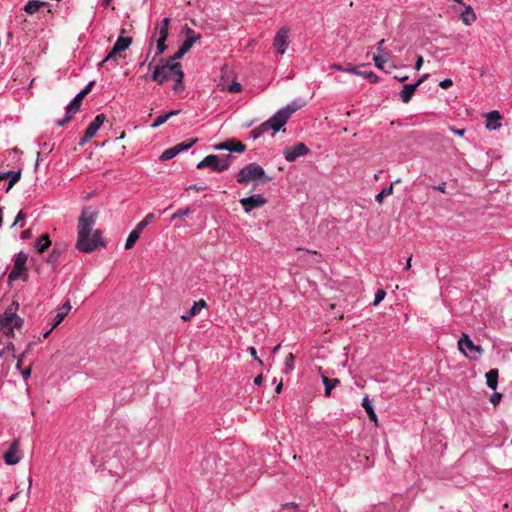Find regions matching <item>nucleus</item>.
Returning <instances> with one entry per match:
<instances>
[{
	"label": "nucleus",
	"instance_id": "nucleus-55",
	"mask_svg": "<svg viewBox=\"0 0 512 512\" xmlns=\"http://www.w3.org/2000/svg\"><path fill=\"white\" fill-rule=\"evenodd\" d=\"M298 508V504L295 503V502H289V503H285V504H282L281 505V509L284 510V509H297Z\"/></svg>",
	"mask_w": 512,
	"mask_h": 512
},
{
	"label": "nucleus",
	"instance_id": "nucleus-59",
	"mask_svg": "<svg viewBox=\"0 0 512 512\" xmlns=\"http://www.w3.org/2000/svg\"><path fill=\"white\" fill-rule=\"evenodd\" d=\"M423 62H424V59L421 55H418L417 56V60H416V63H415V69L418 71L421 69L422 65H423Z\"/></svg>",
	"mask_w": 512,
	"mask_h": 512
},
{
	"label": "nucleus",
	"instance_id": "nucleus-57",
	"mask_svg": "<svg viewBox=\"0 0 512 512\" xmlns=\"http://www.w3.org/2000/svg\"><path fill=\"white\" fill-rule=\"evenodd\" d=\"M186 52L180 47L179 50L172 56V60H178L182 58Z\"/></svg>",
	"mask_w": 512,
	"mask_h": 512
},
{
	"label": "nucleus",
	"instance_id": "nucleus-1",
	"mask_svg": "<svg viewBox=\"0 0 512 512\" xmlns=\"http://www.w3.org/2000/svg\"><path fill=\"white\" fill-rule=\"evenodd\" d=\"M98 214L99 211L91 206H85L81 211L78 218L76 241V248L81 252L91 253L105 245L101 231L98 229L92 230L98 218Z\"/></svg>",
	"mask_w": 512,
	"mask_h": 512
},
{
	"label": "nucleus",
	"instance_id": "nucleus-56",
	"mask_svg": "<svg viewBox=\"0 0 512 512\" xmlns=\"http://www.w3.org/2000/svg\"><path fill=\"white\" fill-rule=\"evenodd\" d=\"M248 351H249L250 355L259 362V364H261V365L263 364L262 360L260 358H258L257 351L254 347H249Z\"/></svg>",
	"mask_w": 512,
	"mask_h": 512
},
{
	"label": "nucleus",
	"instance_id": "nucleus-10",
	"mask_svg": "<svg viewBox=\"0 0 512 512\" xmlns=\"http://www.w3.org/2000/svg\"><path fill=\"white\" fill-rule=\"evenodd\" d=\"M288 35L289 29L287 27H282L274 37L273 46L280 54H284L288 47Z\"/></svg>",
	"mask_w": 512,
	"mask_h": 512
},
{
	"label": "nucleus",
	"instance_id": "nucleus-4",
	"mask_svg": "<svg viewBox=\"0 0 512 512\" xmlns=\"http://www.w3.org/2000/svg\"><path fill=\"white\" fill-rule=\"evenodd\" d=\"M458 348L466 357L474 360L484 353V349L479 345H475L465 333L462 334V337L458 341Z\"/></svg>",
	"mask_w": 512,
	"mask_h": 512
},
{
	"label": "nucleus",
	"instance_id": "nucleus-35",
	"mask_svg": "<svg viewBox=\"0 0 512 512\" xmlns=\"http://www.w3.org/2000/svg\"><path fill=\"white\" fill-rule=\"evenodd\" d=\"M169 18H164L161 23V27L159 29V38L160 39H167L168 37V29H169Z\"/></svg>",
	"mask_w": 512,
	"mask_h": 512
},
{
	"label": "nucleus",
	"instance_id": "nucleus-5",
	"mask_svg": "<svg viewBox=\"0 0 512 512\" xmlns=\"http://www.w3.org/2000/svg\"><path fill=\"white\" fill-rule=\"evenodd\" d=\"M132 43L131 37H123L119 36L116 40L113 48L108 53V55L102 60V62L99 64L100 66H103L105 63H109L111 61H117L118 58H121V52H124L129 48V46Z\"/></svg>",
	"mask_w": 512,
	"mask_h": 512
},
{
	"label": "nucleus",
	"instance_id": "nucleus-45",
	"mask_svg": "<svg viewBox=\"0 0 512 512\" xmlns=\"http://www.w3.org/2000/svg\"><path fill=\"white\" fill-rule=\"evenodd\" d=\"M190 213H191L190 208L181 209V210H178L177 212H175V213L172 215V219H176V218L184 217V216L189 215Z\"/></svg>",
	"mask_w": 512,
	"mask_h": 512
},
{
	"label": "nucleus",
	"instance_id": "nucleus-14",
	"mask_svg": "<svg viewBox=\"0 0 512 512\" xmlns=\"http://www.w3.org/2000/svg\"><path fill=\"white\" fill-rule=\"evenodd\" d=\"M19 440L15 439L7 452L4 453L3 457L5 463L8 465H15L20 461V458L17 456L19 450Z\"/></svg>",
	"mask_w": 512,
	"mask_h": 512
},
{
	"label": "nucleus",
	"instance_id": "nucleus-50",
	"mask_svg": "<svg viewBox=\"0 0 512 512\" xmlns=\"http://www.w3.org/2000/svg\"><path fill=\"white\" fill-rule=\"evenodd\" d=\"M501 398H502V394H501V393H497V392H495V393H493V394L491 395V397H490V402H491L494 406H496V405L500 402Z\"/></svg>",
	"mask_w": 512,
	"mask_h": 512
},
{
	"label": "nucleus",
	"instance_id": "nucleus-54",
	"mask_svg": "<svg viewBox=\"0 0 512 512\" xmlns=\"http://www.w3.org/2000/svg\"><path fill=\"white\" fill-rule=\"evenodd\" d=\"M14 350H15V347H14L13 343L9 342L8 345L0 351V356L2 357L6 352H9V351L14 352Z\"/></svg>",
	"mask_w": 512,
	"mask_h": 512
},
{
	"label": "nucleus",
	"instance_id": "nucleus-27",
	"mask_svg": "<svg viewBox=\"0 0 512 512\" xmlns=\"http://www.w3.org/2000/svg\"><path fill=\"white\" fill-rule=\"evenodd\" d=\"M48 3L46 2H41V1H37V0H31L29 1L25 7H24V10L25 12H27L28 14H34L36 13L41 7H45L47 6Z\"/></svg>",
	"mask_w": 512,
	"mask_h": 512
},
{
	"label": "nucleus",
	"instance_id": "nucleus-13",
	"mask_svg": "<svg viewBox=\"0 0 512 512\" xmlns=\"http://www.w3.org/2000/svg\"><path fill=\"white\" fill-rule=\"evenodd\" d=\"M301 106L296 103H291L287 105L285 108L280 109L275 114V120H278V125H285L290 118V116L296 112Z\"/></svg>",
	"mask_w": 512,
	"mask_h": 512
},
{
	"label": "nucleus",
	"instance_id": "nucleus-24",
	"mask_svg": "<svg viewBox=\"0 0 512 512\" xmlns=\"http://www.w3.org/2000/svg\"><path fill=\"white\" fill-rule=\"evenodd\" d=\"M461 20L465 25H471L473 22H475L476 14L473 11L471 6L465 5V9H464L463 13L461 14Z\"/></svg>",
	"mask_w": 512,
	"mask_h": 512
},
{
	"label": "nucleus",
	"instance_id": "nucleus-21",
	"mask_svg": "<svg viewBox=\"0 0 512 512\" xmlns=\"http://www.w3.org/2000/svg\"><path fill=\"white\" fill-rule=\"evenodd\" d=\"M362 406L365 409L369 419L377 426L378 418H377V415L373 409V406H372L368 396L363 398Z\"/></svg>",
	"mask_w": 512,
	"mask_h": 512
},
{
	"label": "nucleus",
	"instance_id": "nucleus-2",
	"mask_svg": "<svg viewBox=\"0 0 512 512\" xmlns=\"http://www.w3.org/2000/svg\"><path fill=\"white\" fill-rule=\"evenodd\" d=\"M237 182L243 185H247L252 181L265 184L272 180V177L267 176L264 169L256 164L250 163L244 166L237 174Z\"/></svg>",
	"mask_w": 512,
	"mask_h": 512
},
{
	"label": "nucleus",
	"instance_id": "nucleus-34",
	"mask_svg": "<svg viewBox=\"0 0 512 512\" xmlns=\"http://www.w3.org/2000/svg\"><path fill=\"white\" fill-rule=\"evenodd\" d=\"M8 173H10V176L8 177V178H10V181L8 183V187L6 189V192L10 191V189L20 180V178H21V169H19L16 172L9 171Z\"/></svg>",
	"mask_w": 512,
	"mask_h": 512
},
{
	"label": "nucleus",
	"instance_id": "nucleus-31",
	"mask_svg": "<svg viewBox=\"0 0 512 512\" xmlns=\"http://www.w3.org/2000/svg\"><path fill=\"white\" fill-rule=\"evenodd\" d=\"M139 237H140V232L134 228L130 232V234L126 240L125 249H131L134 246V244L136 243V241L139 239Z\"/></svg>",
	"mask_w": 512,
	"mask_h": 512
},
{
	"label": "nucleus",
	"instance_id": "nucleus-47",
	"mask_svg": "<svg viewBox=\"0 0 512 512\" xmlns=\"http://www.w3.org/2000/svg\"><path fill=\"white\" fill-rule=\"evenodd\" d=\"M59 255L60 253L56 249H53L52 253L49 255L48 262L55 265L58 261Z\"/></svg>",
	"mask_w": 512,
	"mask_h": 512
},
{
	"label": "nucleus",
	"instance_id": "nucleus-51",
	"mask_svg": "<svg viewBox=\"0 0 512 512\" xmlns=\"http://www.w3.org/2000/svg\"><path fill=\"white\" fill-rule=\"evenodd\" d=\"M23 322L24 320L20 317V316H16L14 317L13 321H12V326L14 328H21V326L23 325Z\"/></svg>",
	"mask_w": 512,
	"mask_h": 512
},
{
	"label": "nucleus",
	"instance_id": "nucleus-17",
	"mask_svg": "<svg viewBox=\"0 0 512 512\" xmlns=\"http://www.w3.org/2000/svg\"><path fill=\"white\" fill-rule=\"evenodd\" d=\"M71 308L72 307L70 302L66 301L61 307L57 309L52 329H55L64 320V318L67 316Z\"/></svg>",
	"mask_w": 512,
	"mask_h": 512
},
{
	"label": "nucleus",
	"instance_id": "nucleus-19",
	"mask_svg": "<svg viewBox=\"0 0 512 512\" xmlns=\"http://www.w3.org/2000/svg\"><path fill=\"white\" fill-rule=\"evenodd\" d=\"M417 89V84H406L400 93V99L403 103H409Z\"/></svg>",
	"mask_w": 512,
	"mask_h": 512
},
{
	"label": "nucleus",
	"instance_id": "nucleus-32",
	"mask_svg": "<svg viewBox=\"0 0 512 512\" xmlns=\"http://www.w3.org/2000/svg\"><path fill=\"white\" fill-rule=\"evenodd\" d=\"M197 141H198L197 138H191L189 140L183 141V142L175 145V148H176L177 152L180 153L184 150L191 148L194 144L197 143Z\"/></svg>",
	"mask_w": 512,
	"mask_h": 512
},
{
	"label": "nucleus",
	"instance_id": "nucleus-63",
	"mask_svg": "<svg viewBox=\"0 0 512 512\" xmlns=\"http://www.w3.org/2000/svg\"><path fill=\"white\" fill-rule=\"evenodd\" d=\"M394 79L398 80L399 82H405L408 79L407 75H395Z\"/></svg>",
	"mask_w": 512,
	"mask_h": 512
},
{
	"label": "nucleus",
	"instance_id": "nucleus-39",
	"mask_svg": "<svg viewBox=\"0 0 512 512\" xmlns=\"http://www.w3.org/2000/svg\"><path fill=\"white\" fill-rule=\"evenodd\" d=\"M373 61L378 69L385 70V64L387 61L382 55H375L373 57Z\"/></svg>",
	"mask_w": 512,
	"mask_h": 512
},
{
	"label": "nucleus",
	"instance_id": "nucleus-40",
	"mask_svg": "<svg viewBox=\"0 0 512 512\" xmlns=\"http://www.w3.org/2000/svg\"><path fill=\"white\" fill-rule=\"evenodd\" d=\"M196 41L192 37L186 38L180 47L187 53Z\"/></svg>",
	"mask_w": 512,
	"mask_h": 512
},
{
	"label": "nucleus",
	"instance_id": "nucleus-9",
	"mask_svg": "<svg viewBox=\"0 0 512 512\" xmlns=\"http://www.w3.org/2000/svg\"><path fill=\"white\" fill-rule=\"evenodd\" d=\"M240 204L246 213H250L255 208H260L267 203V200L260 194H254L240 199Z\"/></svg>",
	"mask_w": 512,
	"mask_h": 512
},
{
	"label": "nucleus",
	"instance_id": "nucleus-18",
	"mask_svg": "<svg viewBox=\"0 0 512 512\" xmlns=\"http://www.w3.org/2000/svg\"><path fill=\"white\" fill-rule=\"evenodd\" d=\"M501 119V115L498 111H491L487 114L486 117V127L489 130H496L500 127L499 120Z\"/></svg>",
	"mask_w": 512,
	"mask_h": 512
},
{
	"label": "nucleus",
	"instance_id": "nucleus-28",
	"mask_svg": "<svg viewBox=\"0 0 512 512\" xmlns=\"http://www.w3.org/2000/svg\"><path fill=\"white\" fill-rule=\"evenodd\" d=\"M16 316L17 313L6 309L5 312L0 316V327H5L12 324V321Z\"/></svg>",
	"mask_w": 512,
	"mask_h": 512
},
{
	"label": "nucleus",
	"instance_id": "nucleus-33",
	"mask_svg": "<svg viewBox=\"0 0 512 512\" xmlns=\"http://www.w3.org/2000/svg\"><path fill=\"white\" fill-rule=\"evenodd\" d=\"M393 188H394V183H392L388 187L383 188L382 191L376 195V197H375L376 201L379 204H381L385 197L390 196L393 193Z\"/></svg>",
	"mask_w": 512,
	"mask_h": 512
},
{
	"label": "nucleus",
	"instance_id": "nucleus-61",
	"mask_svg": "<svg viewBox=\"0 0 512 512\" xmlns=\"http://www.w3.org/2000/svg\"><path fill=\"white\" fill-rule=\"evenodd\" d=\"M187 189H192V190H195L196 192H199L201 190H205L206 186L191 185Z\"/></svg>",
	"mask_w": 512,
	"mask_h": 512
},
{
	"label": "nucleus",
	"instance_id": "nucleus-29",
	"mask_svg": "<svg viewBox=\"0 0 512 512\" xmlns=\"http://www.w3.org/2000/svg\"><path fill=\"white\" fill-rule=\"evenodd\" d=\"M163 70L165 71V65H156L152 74V80L158 82L159 84H163L166 81V77L162 76Z\"/></svg>",
	"mask_w": 512,
	"mask_h": 512
},
{
	"label": "nucleus",
	"instance_id": "nucleus-38",
	"mask_svg": "<svg viewBox=\"0 0 512 512\" xmlns=\"http://www.w3.org/2000/svg\"><path fill=\"white\" fill-rule=\"evenodd\" d=\"M294 360H295V356H294L293 353H289L286 356V358H285V368H286V372L287 373L294 369Z\"/></svg>",
	"mask_w": 512,
	"mask_h": 512
},
{
	"label": "nucleus",
	"instance_id": "nucleus-42",
	"mask_svg": "<svg viewBox=\"0 0 512 512\" xmlns=\"http://www.w3.org/2000/svg\"><path fill=\"white\" fill-rule=\"evenodd\" d=\"M167 120H168V116H166V114L160 115L152 123L151 127L152 128H157L160 125L164 124Z\"/></svg>",
	"mask_w": 512,
	"mask_h": 512
},
{
	"label": "nucleus",
	"instance_id": "nucleus-12",
	"mask_svg": "<svg viewBox=\"0 0 512 512\" xmlns=\"http://www.w3.org/2000/svg\"><path fill=\"white\" fill-rule=\"evenodd\" d=\"M214 149L217 151L228 150L230 152L242 153L246 150V145H244L241 141H239L235 138H232V139H228L225 142L215 145Z\"/></svg>",
	"mask_w": 512,
	"mask_h": 512
},
{
	"label": "nucleus",
	"instance_id": "nucleus-46",
	"mask_svg": "<svg viewBox=\"0 0 512 512\" xmlns=\"http://www.w3.org/2000/svg\"><path fill=\"white\" fill-rule=\"evenodd\" d=\"M165 42H166V39L158 38V40H157V54H162L165 51V49L167 48Z\"/></svg>",
	"mask_w": 512,
	"mask_h": 512
},
{
	"label": "nucleus",
	"instance_id": "nucleus-37",
	"mask_svg": "<svg viewBox=\"0 0 512 512\" xmlns=\"http://www.w3.org/2000/svg\"><path fill=\"white\" fill-rule=\"evenodd\" d=\"M154 218V214L153 213H149L145 216V218L143 220H141L135 227V229H137V231H139L141 233V231L146 227L148 226L152 219Z\"/></svg>",
	"mask_w": 512,
	"mask_h": 512
},
{
	"label": "nucleus",
	"instance_id": "nucleus-60",
	"mask_svg": "<svg viewBox=\"0 0 512 512\" xmlns=\"http://www.w3.org/2000/svg\"><path fill=\"white\" fill-rule=\"evenodd\" d=\"M450 130L458 136H463L465 133V129H456L454 127H450Z\"/></svg>",
	"mask_w": 512,
	"mask_h": 512
},
{
	"label": "nucleus",
	"instance_id": "nucleus-53",
	"mask_svg": "<svg viewBox=\"0 0 512 512\" xmlns=\"http://www.w3.org/2000/svg\"><path fill=\"white\" fill-rule=\"evenodd\" d=\"M453 85V82L451 79H444L440 81L439 86L443 89H447Z\"/></svg>",
	"mask_w": 512,
	"mask_h": 512
},
{
	"label": "nucleus",
	"instance_id": "nucleus-8",
	"mask_svg": "<svg viewBox=\"0 0 512 512\" xmlns=\"http://www.w3.org/2000/svg\"><path fill=\"white\" fill-rule=\"evenodd\" d=\"M105 119L106 117L104 114H98L88 125L83 137L80 139L79 144L84 145L86 142L92 139L96 135L101 125L104 123Z\"/></svg>",
	"mask_w": 512,
	"mask_h": 512
},
{
	"label": "nucleus",
	"instance_id": "nucleus-22",
	"mask_svg": "<svg viewBox=\"0 0 512 512\" xmlns=\"http://www.w3.org/2000/svg\"><path fill=\"white\" fill-rule=\"evenodd\" d=\"M498 376H499L498 369H491L486 373V375H485L486 384L490 389L495 390L497 388Z\"/></svg>",
	"mask_w": 512,
	"mask_h": 512
},
{
	"label": "nucleus",
	"instance_id": "nucleus-3",
	"mask_svg": "<svg viewBox=\"0 0 512 512\" xmlns=\"http://www.w3.org/2000/svg\"><path fill=\"white\" fill-rule=\"evenodd\" d=\"M93 86H94V81L89 82L88 85L81 92H79L74 97V99L69 103V105L66 108V117L57 122V125L59 127L68 123L71 120L72 115H74L75 113H77L80 110L82 100L92 90Z\"/></svg>",
	"mask_w": 512,
	"mask_h": 512
},
{
	"label": "nucleus",
	"instance_id": "nucleus-52",
	"mask_svg": "<svg viewBox=\"0 0 512 512\" xmlns=\"http://www.w3.org/2000/svg\"><path fill=\"white\" fill-rule=\"evenodd\" d=\"M26 215L23 211H19L12 226H15L25 219Z\"/></svg>",
	"mask_w": 512,
	"mask_h": 512
},
{
	"label": "nucleus",
	"instance_id": "nucleus-49",
	"mask_svg": "<svg viewBox=\"0 0 512 512\" xmlns=\"http://www.w3.org/2000/svg\"><path fill=\"white\" fill-rule=\"evenodd\" d=\"M2 330H3V333L7 336V337H14L15 333H14V327L12 326V324L8 325V326H5V327H0Z\"/></svg>",
	"mask_w": 512,
	"mask_h": 512
},
{
	"label": "nucleus",
	"instance_id": "nucleus-44",
	"mask_svg": "<svg viewBox=\"0 0 512 512\" xmlns=\"http://www.w3.org/2000/svg\"><path fill=\"white\" fill-rule=\"evenodd\" d=\"M242 89V86L239 82H232L228 87H227V91L228 92H231V93H238L240 92Z\"/></svg>",
	"mask_w": 512,
	"mask_h": 512
},
{
	"label": "nucleus",
	"instance_id": "nucleus-16",
	"mask_svg": "<svg viewBox=\"0 0 512 512\" xmlns=\"http://www.w3.org/2000/svg\"><path fill=\"white\" fill-rule=\"evenodd\" d=\"M205 306L206 302L203 299L194 302L190 310L181 316V319L184 322H189L194 316L198 315Z\"/></svg>",
	"mask_w": 512,
	"mask_h": 512
},
{
	"label": "nucleus",
	"instance_id": "nucleus-26",
	"mask_svg": "<svg viewBox=\"0 0 512 512\" xmlns=\"http://www.w3.org/2000/svg\"><path fill=\"white\" fill-rule=\"evenodd\" d=\"M51 245V241L48 234H43L36 240V249L39 253L46 251Z\"/></svg>",
	"mask_w": 512,
	"mask_h": 512
},
{
	"label": "nucleus",
	"instance_id": "nucleus-30",
	"mask_svg": "<svg viewBox=\"0 0 512 512\" xmlns=\"http://www.w3.org/2000/svg\"><path fill=\"white\" fill-rule=\"evenodd\" d=\"M232 159H233V157L229 154L219 157V164H218V167H216L217 172H223V171L229 169V167L231 166Z\"/></svg>",
	"mask_w": 512,
	"mask_h": 512
},
{
	"label": "nucleus",
	"instance_id": "nucleus-41",
	"mask_svg": "<svg viewBox=\"0 0 512 512\" xmlns=\"http://www.w3.org/2000/svg\"><path fill=\"white\" fill-rule=\"evenodd\" d=\"M184 30H185V33H186V38H194L195 40H199L200 39V34H197L192 28H190L188 25H185L184 27Z\"/></svg>",
	"mask_w": 512,
	"mask_h": 512
},
{
	"label": "nucleus",
	"instance_id": "nucleus-7",
	"mask_svg": "<svg viewBox=\"0 0 512 512\" xmlns=\"http://www.w3.org/2000/svg\"><path fill=\"white\" fill-rule=\"evenodd\" d=\"M308 153L309 148L302 142H299L294 146L286 147L283 151L284 158L288 162H294L300 156H304Z\"/></svg>",
	"mask_w": 512,
	"mask_h": 512
},
{
	"label": "nucleus",
	"instance_id": "nucleus-64",
	"mask_svg": "<svg viewBox=\"0 0 512 512\" xmlns=\"http://www.w3.org/2000/svg\"><path fill=\"white\" fill-rule=\"evenodd\" d=\"M428 77H429L428 74H424L423 76H421L418 79V81L415 83V84H417V87H419Z\"/></svg>",
	"mask_w": 512,
	"mask_h": 512
},
{
	"label": "nucleus",
	"instance_id": "nucleus-23",
	"mask_svg": "<svg viewBox=\"0 0 512 512\" xmlns=\"http://www.w3.org/2000/svg\"><path fill=\"white\" fill-rule=\"evenodd\" d=\"M321 378L323 384L325 385V396L330 397L332 389L340 383V380L337 378L330 379L324 374H321Z\"/></svg>",
	"mask_w": 512,
	"mask_h": 512
},
{
	"label": "nucleus",
	"instance_id": "nucleus-58",
	"mask_svg": "<svg viewBox=\"0 0 512 512\" xmlns=\"http://www.w3.org/2000/svg\"><path fill=\"white\" fill-rule=\"evenodd\" d=\"M7 309H9L12 312L17 313V311L19 309V303L16 300H13L12 303L9 305V307H7Z\"/></svg>",
	"mask_w": 512,
	"mask_h": 512
},
{
	"label": "nucleus",
	"instance_id": "nucleus-25",
	"mask_svg": "<svg viewBox=\"0 0 512 512\" xmlns=\"http://www.w3.org/2000/svg\"><path fill=\"white\" fill-rule=\"evenodd\" d=\"M165 69L167 70H170L171 72V75L172 77H179V78H184V72L182 70V66L180 63H169V62H166L165 64Z\"/></svg>",
	"mask_w": 512,
	"mask_h": 512
},
{
	"label": "nucleus",
	"instance_id": "nucleus-11",
	"mask_svg": "<svg viewBox=\"0 0 512 512\" xmlns=\"http://www.w3.org/2000/svg\"><path fill=\"white\" fill-rule=\"evenodd\" d=\"M277 121L278 120H275V115H274L269 120H267L264 123H262L259 127H257L254 130H252L250 132L252 137L256 139L260 135H262L263 133L268 132L270 129H273L275 132L279 131L281 129V127H283L284 125H280L279 124V126H278V122Z\"/></svg>",
	"mask_w": 512,
	"mask_h": 512
},
{
	"label": "nucleus",
	"instance_id": "nucleus-6",
	"mask_svg": "<svg viewBox=\"0 0 512 512\" xmlns=\"http://www.w3.org/2000/svg\"><path fill=\"white\" fill-rule=\"evenodd\" d=\"M27 259H28V256L24 252H19L16 255V258L14 261V267L8 276L9 281L17 280L26 271Z\"/></svg>",
	"mask_w": 512,
	"mask_h": 512
},
{
	"label": "nucleus",
	"instance_id": "nucleus-48",
	"mask_svg": "<svg viewBox=\"0 0 512 512\" xmlns=\"http://www.w3.org/2000/svg\"><path fill=\"white\" fill-rule=\"evenodd\" d=\"M184 89V84H183V78H175V85L173 87V90L175 92H180Z\"/></svg>",
	"mask_w": 512,
	"mask_h": 512
},
{
	"label": "nucleus",
	"instance_id": "nucleus-36",
	"mask_svg": "<svg viewBox=\"0 0 512 512\" xmlns=\"http://www.w3.org/2000/svg\"><path fill=\"white\" fill-rule=\"evenodd\" d=\"M178 154L175 146L169 148V149H166L159 157V159L161 161H167V160H170L172 158H174L176 155Z\"/></svg>",
	"mask_w": 512,
	"mask_h": 512
},
{
	"label": "nucleus",
	"instance_id": "nucleus-15",
	"mask_svg": "<svg viewBox=\"0 0 512 512\" xmlns=\"http://www.w3.org/2000/svg\"><path fill=\"white\" fill-rule=\"evenodd\" d=\"M219 164V156L210 154L207 155L203 160H201L197 164V169H203V168H210L211 170L217 172L216 167H218Z\"/></svg>",
	"mask_w": 512,
	"mask_h": 512
},
{
	"label": "nucleus",
	"instance_id": "nucleus-20",
	"mask_svg": "<svg viewBox=\"0 0 512 512\" xmlns=\"http://www.w3.org/2000/svg\"><path fill=\"white\" fill-rule=\"evenodd\" d=\"M345 71L348 73L360 75V76L368 79L371 83H376L379 80V77L372 71L363 72V71L358 70L355 67H349V68L345 69Z\"/></svg>",
	"mask_w": 512,
	"mask_h": 512
},
{
	"label": "nucleus",
	"instance_id": "nucleus-43",
	"mask_svg": "<svg viewBox=\"0 0 512 512\" xmlns=\"http://www.w3.org/2000/svg\"><path fill=\"white\" fill-rule=\"evenodd\" d=\"M386 296V292L383 289H378L375 294L374 305H378Z\"/></svg>",
	"mask_w": 512,
	"mask_h": 512
},
{
	"label": "nucleus",
	"instance_id": "nucleus-62",
	"mask_svg": "<svg viewBox=\"0 0 512 512\" xmlns=\"http://www.w3.org/2000/svg\"><path fill=\"white\" fill-rule=\"evenodd\" d=\"M384 43H385V40H384V39H382V40L378 43V45H377V51H378L379 55H380L381 53H383V52H384V48H383V44H384Z\"/></svg>",
	"mask_w": 512,
	"mask_h": 512
}]
</instances>
